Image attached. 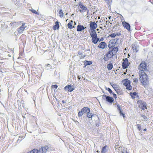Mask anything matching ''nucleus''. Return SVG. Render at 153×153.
Listing matches in <instances>:
<instances>
[{
	"mask_svg": "<svg viewBox=\"0 0 153 153\" xmlns=\"http://www.w3.org/2000/svg\"><path fill=\"white\" fill-rule=\"evenodd\" d=\"M118 50V48L117 47L111 48V50H109L104 56V60L105 61H107L110 59L113 58V56L116 54Z\"/></svg>",
	"mask_w": 153,
	"mask_h": 153,
	"instance_id": "nucleus-1",
	"label": "nucleus"
},
{
	"mask_svg": "<svg viewBox=\"0 0 153 153\" xmlns=\"http://www.w3.org/2000/svg\"><path fill=\"white\" fill-rule=\"evenodd\" d=\"M140 80L142 84L145 86L149 84V81L148 76L146 72L138 74Z\"/></svg>",
	"mask_w": 153,
	"mask_h": 153,
	"instance_id": "nucleus-2",
	"label": "nucleus"
},
{
	"mask_svg": "<svg viewBox=\"0 0 153 153\" xmlns=\"http://www.w3.org/2000/svg\"><path fill=\"white\" fill-rule=\"evenodd\" d=\"M147 64L144 61H143L140 64L138 67V74L145 72L147 70Z\"/></svg>",
	"mask_w": 153,
	"mask_h": 153,
	"instance_id": "nucleus-3",
	"label": "nucleus"
},
{
	"mask_svg": "<svg viewBox=\"0 0 153 153\" xmlns=\"http://www.w3.org/2000/svg\"><path fill=\"white\" fill-rule=\"evenodd\" d=\"M90 36L91 37V41L92 43L94 44H97L99 41V38L97 37L96 32L89 33Z\"/></svg>",
	"mask_w": 153,
	"mask_h": 153,
	"instance_id": "nucleus-4",
	"label": "nucleus"
},
{
	"mask_svg": "<svg viewBox=\"0 0 153 153\" xmlns=\"http://www.w3.org/2000/svg\"><path fill=\"white\" fill-rule=\"evenodd\" d=\"M77 6H78V10L81 13H83L86 11L88 12L89 10L87 7L84 5L82 2L81 1L79 2Z\"/></svg>",
	"mask_w": 153,
	"mask_h": 153,
	"instance_id": "nucleus-5",
	"label": "nucleus"
},
{
	"mask_svg": "<svg viewBox=\"0 0 153 153\" xmlns=\"http://www.w3.org/2000/svg\"><path fill=\"white\" fill-rule=\"evenodd\" d=\"M89 23L90 29L88 30L89 33L96 32L95 29L97 27V24L94 22L90 21Z\"/></svg>",
	"mask_w": 153,
	"mask_h": 153,
	"instance_id": "nucleus-6",
	"label": "nucleus"
},
{
	"mask_svg": "<svg viewBox=\"0 0 153 153\" xmlns=\"http://www.w3.org/2000/svg\"><path fill=\"white\" fill-rule=\"evenodd\" d=\"M137 104L139 108L142 109L144 110L147 109V105L145 102L141 100H139L137 102Z\"/></svg>",
	"mask_w": 153,
	"mask_h": 153,
	"instance_id": "nucleus-7",
	"label": "nucleus"
},
{
	"mask_svg": "<svg viewBox=\"0 0 153 153\" xmlns=\"http://www.w3.org/2000/svg\"><path fill=\"white\" fill-rule=\"evenodd\" d=\"M123 61L122 64V67L123 69H125L128 67L129 65V63L128 59L127 58L124 59H123Z\"/></svg>",
	"mask_w": 153,
	"mask_h": 153,
	"instance_id": "nucleus-8",
	"label": "nucleus"
},
{
	"mask_svg": "<svg viewBox=\"0 0 153 153\" xmlns=\"http://www.w3.org/2000/svg\"><path fill=\"white\" fill-rule=\"evenodd\" d=\"M130 81L126 79L125 80L123 83V85L126 87V89L129 90L132 89V87L130 85Z\"/></svg>",
	"mask_w": 153,
	"mask_h": 153,
	"instance_id": "nucleus-9",
	"label": "nucleus"
},
{
	"mask_svg": "<svg viewBox=\"0 0 153 153\" xmlns=\"http://www.w3.org/2000/svg\"><path fill=\"white\" fill-rule=\"evenodd\" d=\"M102 97L104 99H105V98L107 101L110 103L113 102L114 100L112 97L109 96H106L105 95H103L102 96Z\"/></svg>",
	"mask_w": 153,
	"mask_h": 153,
	"instance_id": "nucleus-10",
	"label": "nucleus"
},
{
	"mask_svg": "<svg viewBox=\"0 0 153 153\" xmlns=\"http://www.w3.org/2000/svg\"><path fill=\"white\" fill-rule=\"evenodd\" d=\"M64 89L65 91H67L68 92H71L74 90V87L71 85H68L66 86Z\"/></svg>",
	"mask_w": 153,
	"mask_h": 153,
	"instance_id": "nucleus-11",
	"label": "nucleus"
},
{
	"mask_svg": "<svg viewBox=\"0 0 153 153\" xmlns=\"http://www.w3.org/2000/svg\"><path fill=\"white\" fill-rule=\"evenodd\" d=\"M26 27L25 26V23H23L22 25L17 30L19 33L20 34L23 33V31L25 30V28Z\"/></svg>",
	"mask_w": 153,
	"mask_h": 153,
	"instance_id": "nucleus-12",
	"label": "nucleus"
},
{
	"mask_svg": "<svg viewBox=\"0 0 153 153\" xmlns=\"http://www.w3.org/2000/svg\"><path fill=\"white\" fill-rule=\"evenodd\" d=\"M122 25L123 27L128 30L129 31L130 29V26L129 24L125 21L122 22Z\"/></svg>",
	"mask_w": 153,
	"mask_h": 153,
	"instance_id": "nucleus-13",
	"label": "nucleus"
},
{
	"mask_svg": "<svg viewBox=\"0 0 153 153\" xmlns=\"http://www.w3.org/2000/svg\"><path fill=\"white\" fill-rule=\"evenodd\" d=\"M49 147L47 146H45L44 147H41L39 150L40 153H45L46 151L49 149Z\"/></svg>",
	"mask_w": 153,
	"mask_h": 153,
	"instance_id": "nucleus-14",
	"label": "nucleus"
},
{
	"mask_svg": "<svg viewBox=\"0 0 153 153\" xmlns=\"http://www.w3.org/2000/svg\"><path fill=\"white\" fill-rule=\"evenodd\" d=\"M117 40L116 39H113L111 40L109 42V46L112 48L117 43Z\"/></svg>",
	"mask_w": 153,
	"mask_h": 153,
	"instance_id": "nucleus-15",
	"label": "nucleus"
},
{
	"mask_svg": "<svg viewBox=\"0 0 153 153\" xmlns=\"http://www.w3.org/2000/svg\"><path fill=\"white\" fill-rule=\"evenodd\" d=\"M107 46L106 44L104 42H101L98 45V48L103 49L105 48Z\"/></svg>",
	"mask_w": 153,
	"mask_h": 153,
	"instance_id": "nucleus-16",
	"label": "nucleus"
},
{
	"mask_svg": "<svg viewBox=\"0 0 153 153\" xmlns=\"http://www.w3.org/2000/svg\"><path fill=\"white\" fill-rule=\"evenodd\" d=\"M59 28V22L56 21L55 22V25L53 27V29L54 30L58 29Z\"/></svg>",
	"mask_w": 153,
	"mask_h": 153,
	"instance_id": "nucleus-17",
	"label": "nucleus"
},
{
	"mask_svg": "<svg viewBox=\"0 0 153 153\" xmlns=\"http://www.w3.org/2000/svg\"><path fill=\"white\" fill-rule=\"evenodd\" d=\"M86 27H85L83 25H78L76 27V30L77 31H80L84 30Z\"/></svg>",
	"mask_w": 153,
	"mask_h": 153,
	"instance_id": "nucleus-18",
	"label": "nucleus"
},
{
	"mask_svg": "<svg viewBox=\"0 0 153 153\" xmlns=\"http://www.w3.org/2000/svg\"><path fill=\"white\" fill-rule=\"evenodd\" d=\"M117 108L118 110L119 111L120 115H122L123 117H125V114L122 112L121 110V106L120 105L118 104L117 105Z\"/></svg>",
	"mask_w": 153,
	"mask_h": 153,
	"instance_id": "nucleus-19",
	"label": "nucleus"
},
{
	"mask_svg": "<svg viewBox=\"0 0 153 153\" xmlns=\"http://www.w3.org/2000/svg\"><path fill=\"white\" fill-rule=\"evenodd\" d=\"M121 31H120V32H118L116 33H112L110 34L109 36H110L112 38H114L116 35L117 36H120L121 35Z\"/></svg>",
	"mask_w": 153,
	"mask_h": 153,
	"instance_id": "nucleus-20",
	"label": "nucleus"
},
{
	"mask_svg": "<svg viewBox=\"0 0 153 153\" xmlns=\"http://www.w3.org/2000/svg\"><path fill=\"white\" fill-rule=\"evenodd\" d=\"M82 111L83 113H87L90 112V109L89 108L87 107H84L82 109Z\"/></svg>",
	"mask_w": 153,
	"mask_h": 153,
	"instance_id": "nucleus-21",
	"label": "nucleus"
},
{
	"mask_svg": "<svg viewBox=\"0 0 153 153\" xmlns=\"http://www.w3.org/2000/svg\"><path fill=\"white\" fill-rule=\"evenodd\" d=\"M18 22H11L10 23V26L12 27H15L18 26L17 24Z\"/></svg>",
	"mask_w": 153,
	"mask_h": 153,
	"instance_id": "nucleus-22",
	"label": "nucleus"
},
{
	"mask_svg": "<svg viewBox=\"0 0 153 153\" xmlns=\"http://www.w3.org/2000/svg\"><path fill=\"white\" fill-rule=\"evenodd\" d=\"M132 49L134 52H137L138 51V46H137L136 45H134L132 46Z\"/></svg>",
	"mask_w": 153,
	"mask_h": 153,
	"instance_id": "nucleus-23",
	"label": "nucleus"
},
{
	"mask_svg": "<svg viewBox=\"0 0 153 153\" xmlns=\"http://www.w3.org/2000/svg\"><path fill=\"white\" fill-rule=\"evenodd\" d=\"M73 21L72 20L70 21L69 22L68 24V27L70 29H72L74 27L72 25L73 23Z\"/></svg>",
	"mask_w": 153,
	"mask_h": 153,
	"instance_id": "nucleus-24",
	"label": "nucleus"
},
{
	"mask_svg": "<svg viewBox=\"0 0 153 153\" xmlns=\"http://www.w3.org/2000/svg\"><path fill=\"white\" fill-rule=\"evenodd\" d=\"M113 67V65L111 63L108 64L107 65V68L109 70H111Z\"/></svg>",
	"mask_w": 153,
	"mask_h": 153,
	"instance_id": "nucleus-25",
	"label": "nucleus"
},
{
	"mask_svg": "<svg viewBox=\"0 0 153 153\" xmlns=\"http://www.w3.org/2000/svg\"><path fill=\"white\" fill-rule=\"evenodd\" d=\"M106 148V145L104 146L101 149V153H105L107 151Z\"/></svg>",
	"mask_w": 153,
	"mask_h": 153,
	"instance_id": "nucleus-26",
	"label": "nucleus"
},
{
	"mask_svg": "<svg viewBox=\"0 0 153 153\" xmlns=\"http://www.w3.org/2000/svg\"><path fill=\"white\" fill-rule=\"evenodd\" d=\"M137 94V93L136 92L133 93L131 92L130 93V95L132 98H134L135 97V96H136Z\"/></svg>",
	"mask_w": 153,
	"mask_h": 153,
	"instance_id": "nucleus-27",
	"label": "nucleus"
},
{
	"mask_svg": "<svg viewBox=\"0 0 153 153\" xmlns=\"http://www.w3.org/2000/svg\"><path fill=\"white\" fill-rule=\"evenodd\" d=\"M92 64V62L91 61H88L85 60L84 62V65L85 66L87 65H89Z\"/></svg>",
	"mask_w": 153,
	"mask_h": 153,
	"instance_id": "nucleus-28",
	"label": "nucleus"
},
{
	"mask_svg": "<svg viewBox=\"0 0 153 153\" xmlns=\"http://www.w3.org/2000/svg\"><path fill=\"white\" fill-rule=\"evenodd\" d=\"M59 17H60L62 18L63 17V16H64V13H63V12H62V10H61L59 11Z\"/></svg>",
	"mask_w": 153,
	"mask_h": 153,
	"instance_id": "nucleus-29",
	"label": "nucleus"
},
{
	"mask_svg": "<svg viewBox=\"0 0 153 153\" xmlns=\"http://www.w3.org/2000/svg\"><path fill=\"white\" fill-rule=\"evenodd\" d=\"M4 65L5 67V62H0V67L1 69H2L3 68H4Z\"/></svg>",
	"mask_w": 153,
	"mask_h": 153,
	"instance_id": "nucleus-30",
	"label": "nucleus"
},
{
	"mask_svg": "<svg viewBox=\"0 0 153 153\" xmlns=\"http://www.w3.org/2000/svg\"><path fill=\"white\" fill-rule=\"evenodd\" d=\"M39 151L36 149H34L28 153H38Z\"/></svg>",
	"mask_w": 153,
	"mask_h": 153,
	"instance_id": "nucleus-31",
	"label": "nucleus"
},
{
	"mask_svg": "<svg viewBox=\"0 0 153 153\" xmlns=\"http://www.w3.org/2000/svg\"><path fill=\"white\" fill-rule=\"evenodd\" d=\"M83 114H84V113H83V111H82V110L81 109V111H79L78 112V117H81Z\"/></svg>",
	"mask_w": 153,
	"mask_h": 153,
	"instance_id": "nucleus-32",
	"label": "nucleus"
},
{
	"mask_svg": "<svg viewBox=\"0 0 153 153\" xmlns=\"http://www.w3.org/2000/svg\"><path fill=\"white\" fill-rule=\"evenodd\" d=\"M87 117L89 118H91L93 116L92 113L88 112L87 113Z\"/></svg>",
	"mask_w": 153,
	"mask_h": 153,
	"instance_id": "nucleus-33",
	"label": "nucleus"
},
{
	"mask_svg": "<svg viewBox=\"0 0 153 153\" xmlns=\"http://www.w3.org/2000/svg\"><path fill=\"white\" fill-rule=\"evenodd\" d=\"M114 88V89H115V91L117 90V89L118 88V85H117L116 84H113V85H111Z\"/></svg>",
	"mask_w": 153,
	"mask_h": 153,
	"instance_id": "nucleus-34",
	"label": "nucleus"
},
{
	"mask_svg": "<svg viewBox=\"0 0 153 153\" xmlns=\"http://www.w3.org/2000/svg\"><path fill=\"white\" fill-rule=\"evenodd\" d=\"M137 126L138 130L140 131L141 130V126L140 124H137Z\"/></svg>",
	"mask_w": 153,
	"mask_h": 153,
	"instance_id": "nucleus-35",
	"label": "nucleus"
},
{
	"mask_svg": "<svg viewBox=\"0 0 153 153\" xmlns=\"http://www.w3.org/2000/svg\"><path fill=\"white\" fill-rule=\"evenodd\" d=\"M141 116L143 118L142 119L143 121H145L147 120V117H146V116L143 115H142Z\"/></svg>",
	"mask_w": 153,
	"mask_h": 153,
	"instance_id": "nucleus-36",
	"label": "nucleus"
},
{
	"mask_svg": "<svg viewBox=\"0 0 153 153\" xmlns=\"http://www.w3.org/2000/svg\"><path fill=\"white\" fill-rule=\"evenodd\" d=\"M30 10L32 13H34L35 14H37V12L36 11V10L34 9H30Z\"/></svg>",
	"mask_w": 153,
	"mask_h": 153,
	"instance_id": "nucleus-37",
	"label": "nucleus"
},
{
	"mask_svg": "<svg viewBox=\"0 0 153 153\" xmlns=\"http://www.w3.org/2000/svg\"><path fill=\"white\" fill-rule=\"evenodd\" d=\"M134 84L137 83L138 82V80L137 78H135L134 79Z\"/></svg>",
	"mask_w": 153,
	"mask_h": 153,
	"instance_id": "nucleus-38",
	"label": "nucleus"
},
{
	"mask_svg": "<svg viewBox=\"0 0 153 153\" xmlns=\"http://www.w3.org/2000/svg\"><path fill=\"white\" fill-rule=\"evenodd\" d=\"M58 87V85H52L51 86V88H53L56 89Z\"/></svg>",
	"mask_w": 153,
	"mask_h": 153,
	"instance_id": "nucleus-39",
	"label": "nucleus"
},
{
	"mask_svg": "<svg viewBox=\"0 0 153 153\" xmlns=\"http://www.w3.org/2000/svg\"><path fill=\"white\" fill-rule=\"evenodd\" d=\"M107 89L110 93L111 94L112 93V91L110 88H108Z\"/></svg>",
	"mask_w": 153,
	"mask_h": 153,
	"instance_id": "nucleus-40",
	"label": "nucleus"
},
{
	"mask_svg": "<svg viewBox=\"0 0 153 153\" xmlns=\"http://www.w3.org/2000/svg\"><path fill=\"white\" fill-rule=\"evenodd\" d=\"M116 92H117V93L118 94H121V93H120V90L119 89H117V90H116Z\"/></svg>",
	"mask_w": 153,
	"mask_h": 153,
	"instance_id": "nucleus-41",
	"label": "nucleus"
},
{
	"mask_svg": "<svg viewBox=\"0 0 153 153\" xmlns=\"http://www.w3.org/2000/svg\"><path fill=\"white\" fill-rule=\"evenodd\" d=\"M82 51H79L78 52V54L79 55H82Z\"/></svg>",
	"mask_w": 153,
	"mask_h": 153,
	"instance_id": "nucleus-42",
	"label": "nucleus"
},
{
	"mask_svg": "<svg viewBox=\"0 0 153 153\" xmlns=\"http://www.w3.org/2000/svg\"><path fill=\"white\" fill-rule=\"evenodd\" d=\"M113 97L116 99L117 98L116 95L114 93H113Z\"/></svg>",
	"mask_w": 153,
	"mask_h": 153,
	"instance_id": "nucleus-43",
	"label": "nucleus"
},
{
	"mask_svg": "<svg viewBox=\"0 0 153 153\" xmlns=\"http://www.w3.org/2000/svg\"><path fill=\"white\" fill-rule=\"evenodd\" d=\"M103 40V38H101L100 39H99V42H100V41H102Z\"/></svg>",
	"mask_w": 153,
	"mask_h": 153,
	"instance_id": "nucleus-44",
	"label": "nucleus"
},
{
	"mask_svg": "<svg viewBox=\"0 0 153 153\" xmlns=\"http://www.w3.org/2000/svg\"><path fill=\"white\" fill-rule=\"evenodd\" d=\"M122 153H129L126 151H125L122 152Z\"/></svg>",
	"mask_w": 153,
	"mask_h": 153,
	"instance_id": "nucleus-45",
	"label": "nucleus"
},
{
	"mask_svg": "<svg viewBox=\"0 0 153 153\" xmlns=\"http://www.w3.org/2000/svg\"><path fill=\"white\" fill-rule=\"evenodd\" d=\"M147 130V129L146 128H144V129H143V131H146Z\"/></svg>",
	"mask_w": 153,
	"mask_h": 153,
	"instance_id": "nucleus-46",
	"label": "nucleus"
},
{
	"mask_svg": "<svg viewBox=\"0 0 153 153\" xmlns=\"http://www.w3.org/2000/svg\"><path fill=\"white\" fill-rule=\"evenodd\" d=\"M97 153H99L100 151L98 150H97Z\"/></svg>",
	"mask_w": 153,
	"mask_h": 153,
	"instance_id": "nucleus-47",
	"label": "nucleus"
},
{
	"mask_svg": "<svg viewBox=\"0 0 153 153\" xmlns=\"http://www.w3.org/2000/svg\"><path fill=\"white\" fill-rule=\"evenodd\" d=\"M111 16H110L109 17V19H111Z\"/></svg>",
	"mask_w": 153,
	"mask_h": 153,
	"instance_id": "nucleus-48",
	"label": "nucleus"
},
{
	"mask_svg": "<svg viewBox=\"0 0 153 153\" xmlns=\"http://www.w3.org/2000/svg\"><path fill=\"white\" fill-rule=\"evenodd\" d=\"M124 74H126V73H124Z\"/></svg>",
	"mask_w": 153,
	"mask_h": 153,
	"instance_id": "nucleus-49",
	"label": "nucleus"
},
{
	"mask_svg": "<svg viewBox=\"0 0 153 153\" xmlns=\"http://www.w3.org/2000/svg\"><path fill=\"white\" fill-rule=\"evenodd\" d=\"M62 102L63 103H64L63 101H62Z\"/></svg>",
	"mask_w": 153,
	"mask_h": 153,
	"instance_id": "nucleus-50",
	"label": "nucleus"
}]
</instances>
